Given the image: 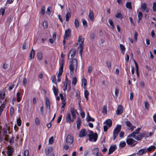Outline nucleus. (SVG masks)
Wrapping results in <instances>:
<instances>
[{"label":"nucleus","mask_w":156,"mask_h":156,"mask_svg":"<svg viewBox=\"0 0 156 156\" xmlns=\"http://www.w3.org/2000/svg\"><path fill=\"white\" fill-rule=\"evenodd\" d=\"M116 148L117 147L115 145H111L109 148L108 154H110L112 153V152L115 150Z\"/></svg>","instance_id":"9d476101"},{"label":"nucleus","mask_w":156,"mask_h":156,"mask_svg":"<svg viewBox=\"0 0 156 156\" xmlns=\"http://www.w3.org/2000/svg\"><path fill=\"white\" fill-rule=\"evenodd\" d=\"M8 64H7L5 63L3 64V68L4 69H7L8 68Z\"/></svg>","instance_id":"338daca9"},{"label":"nucleus","mask_w":156,"mask_h":156,"mask_svg":"<svg viewBox=\"0 0 156 156\" xmlns=\"http://www.w3.org/2000/svg\"><path fill=\"white\" fill-rule=\"evenodd\" d=\"M126 145V143L125 141H122L119 144V147L120 148H122L124 147Z\"/></svg>","instance_id":"f704fd0d"},{"label":"nucleus","mask_w":156,"mask_h":156,"mask_svg":"<svg viewBox=\"0 0 156 156\" xmlns=\"http://www.w3.org/2000/svg\"><path fill=\"white\" fill-rule=\"evenodd\" d=\"M29 151L27 150H25L24 152V156H29Z\"/></svg>","instance_id":"4d7b16f0"},{"label":"nucleus","mask_w":156,"mask_h":156,"mask_svg":"<svg viewBox=\"0 0 156 156\" xmlns=\"http://www.w3.org/2000/svg\"><path fill=\"white\" fill-rule=\"evenodd\" d=\"M120 48H121L122 51L125 50V46H124V45H123L122 44H120Z\"/></svg>","instance_id":"0e129e2a"},{"label":"nucleus","mask_w":156,"mask_h":156,"mask_svg":"<svg viewBox=\"0 0 156 156\" xmlns=\"http://www.w3.org/2000/svg\"><path fill=\"white\" fill-rule=\"evenodd\" d=\"M35 55V51L33 49H32L30 53V59L34 58Z\"/></svg>","instance_id":"4be33fe9"},{"label":"nucleus","mask_w":156,"mask_h":156,"mask_svg":"<svg viewBox=\"0 0 156 156\" xmlns=\"http://www.w3.org/2000/svg\"><path fill=\"white\" fill-rule=\"evenodd\" d=\"M71 13L68 12L66 16V20L68 21L69 20V19L71 17Z\"/></svg>","instance_id":"bb28decb"},{"label":"nucleus","mask_w":156,"mask_h":156,"mask_svg":"<svg viewBox=\"0 0 156 156\" xmlns=\"http://www.w3.org/2000/svg\"><path fill=\"white\" fill-rule=\"evenodd\" d=\"M66 121L69 123H70L71 121V115L69 113L67 114V115L66 117Z\"/></svg>","instance_id":"c756f323"},{"label":"nucleus","mask_w":156,"mask_h":156,"mask_svg":"<svg viewBox=\"0 0 156 156\" xmlns=\"http://www.w3.org/2000/svg\"><path fill=\"white\" fill-rule=\"evenodd\" d=\"M119 94V90L117 88H115V97H116Z\"/></svg>","instance_id":"680f3d73"},{"label":"nucleus","mask_w":156,"mask_h":156,"mask_svg":"<svg viewBox=\"0 0 156 156\" xmlns=\"http://www.w3.org/2000/svg\"><path fill=\"white\" fill-rule=\"evenodd\" d=\"M27 79L26 78H24L23 79V85L25 86V85L27 84Z\"/></svg>","instance_id":"052dcab7"},{"label":"nucleus","mask_w":156,"mask_h":156,"mask_svg":"<svg viewBox=\"0 0 156 156\" xmlns=\"http://www.w3.org/2000/svg\"><path fill=\"white\" fill-rule=\"evenodd\" d=\"M144 104L145 108L148 109L149 108V105L147 101H145L144 102Z\"/></svg>","instance_id":"a18cd8bd"},{"label":"nucleus","mask_w":156,"mask_h":156,"mask_svg":"<svg viewBox=\"0 0 156 156\" xmlns=\"http://www.w3.org/2000/svg\"><path fill=\"white\" fill-rule=\"evenodd\" d=\"M30 47V42H26L23 44L22 46L23 50H25L27 49Z\"/></svg>","instance_id":"4468645a"},{"label":"nucleus","mask_w":156,"mask_h":156,"mask_svg":"<svg viewBox=\"0 0 156 156\" xmlns=\"http://www.w3.org/2000/svg\"><path fill=\"white\" fill-rule=\"evenodd\" d=\"M134 41H136L137 40V37L138 36V34L136 31H135L134 33Z\"/></svg>","instance_id":"e2e57ef3"},{"label":"nucleus","mask_w":156,"mask_h":156,"mask_svg":"<svg viewBox=\"0 0 156 156\" xmlns=\"http://www.w3.org/2000/svg\"><path fill=\"white\" fill-rule=\"evenodd\" d=\"M82 21L83 24V26L86 27H87V21L84 19H82Z\"/></svg>","instance_id":"c03bdc74"},{"label":"nucleus","mask_w":156,"mask_h":156,"mask_svg":"<svg viewBox=\"0 0 156 156\" xmlns=\"http://www.w3.org/2000/svg\"><path fill=\"white\" fill-rule=\"evenodd\" d=\"M141 129L140 128H138L135 131L133 132L131 134H130L129 135V137H132V136H133L134 134H138V133H140L139 131Z\"/></svg>","instance_id":"2eb2a0df"},{"label":"nucleus","mask_w":156,"mask_h":156,"mask_svg":"<svg viewBox=\"0 0 156 156\" xmlns=\"http://www.w3.org/2000/svg\"><path fill=\"white\" fill-rule=\"evenodd\" d=\"M74 24L76 28H78L79 27V24L78 21L77 19H75Z\"/></svg>","instance_id":"58836bf2"},{"label":"nucleus","mask_w":156,"mask_h":156,"mask_svg":"<svg viewBox=\"0 0 156 156\" xmlns=\"http://www.w3.org/2000/svg\"><path fill=\"white\" fill-rule=\"evenodd\" d=\"M82 82L83 83V85H86L87 84V81L85 78L82 79Z\"/></svg>","instance_id":"69168bd1"},{"label":"nucleus","mask_w":156,"mask_h":156,"mask_svg":"<svg viewBox=\"0 0 156 156\" xmlns=\"http://www.w3.org/2000/svg\"><path fill=\"white\" fill-rule=\"evenodd\" d=\"M94 14L91 10L90 9L89 11V17L90 20L93 21L94 20Z\"/></svg>","instance_id":"a211bd4d"},{"label":"nucleus","mask_w":156,"mask_h":156,"mask_svg":"<svg viewBox=\"0 0 156 156\" xmlns=\"http://www.w3.org/2000/svg\"><path fill=\"white\" fill-rule=\"evenodd\" d=\"M143 14L141 12H139L138 13V23H139L140 21L141 20L142 18Z\"/></svg>","instance_id":"2f4dec72"},{"label":"nucleus","mask_w":156,"mask_h":156,"mask_svg":"<svg viewBox=\"0 0 156 156\" xmlns=\"http://www.w3.org/2000/svg\"><path fill=\"white\" fill-rule=\"evenodd\" d=\"M132 137L134 138V139L137 140H140L143 137H148L149 136L146 132H144L143 133H139L138 134H134L133 136H132Z\"/></svg>","instance_id":"f03ea898"},{"label":"nucleus","mask_w":156,"mask_h":156,"mask_svg":"<svg viewBox=\"0 0 156 156\" xmlns=\"http://www.w3.org/2000/svg\"><path fill=\"white\" fill-rule=\"evenodd\" d=\"M87 122L90 121L92 122L94 121V118H91L90 116H89V117H88L87 119Z\"/></svg>","instance_id":"5fc2aeb1"},{"label":"nucleus","mask_w":156,"mask_h":156,"mask_svg":"<svg viewBox=\"0 0 156 156\" xmlns=\"http://www.w3.org/2000/svg\"><path fill=\"white\" fill-rule=\"evenodd\" d=\"M77 82V79L76 77H74L72 80V83L74 85H76Z\"/></svg>","instance_id":"8fccbe9b"},{"label":"nucleus","mask_w":156,"mask_h":156,"mask_svg":"<svg viewBox=\"0 0 156 156\" xmlns=\"http://www.w3.org/2000/svg\"><path fill=\"white\" fill-rule=\"evenodd\" d=\"M14 109L12 107L10 108V114L11 116H12V114H13L14 112Z\"/></svg>","instance_id":"13d9d810"},{"label":"nucleus","mask_w":156,"mask_h":156,"mask_svg":"<svg viewBox=\"0 0 156 156\" xmlns=\"http://www.w3.org/2000/svg\"><path fill=\"white\" fill-rule=\"evenodd\" d=\"M146 148H145L143 149H141L139 150L137 153V154H139V155H141L143 154H144L146 153Z\"/></svg>","instance_id":"f3484780"},{"label":"nucleus","mask_w":156,"mask_h":156,"mask_svg":"<svg viewBox=\"0 0 156 156\" xmlns=\"http://www.w3.org/2000/svg\"><path fill=\"white\" fill-rule=\"evenodd\" d=\"M64 64V59H62L61 62L60 63V67L59 69H63V66Z\"/></svg>","instance_id":"ea45409f"},{"label":"nucleus","mask_w":156,"mask_h":156,"mask_svg":"<svg viewBox=\"0 0 156 156\" xmlns=\"http://www.w3.org/2000/svg\"><path fill=\"white\" fill-rule=\"evenodd\" d=\"M46 13L48 15H50L51 13V11L49 8V7H48L47 9V11H46Z\"/></svg>","instance_id":"774afa93"},{"label":"nucleus","mask_w":156,"mask_h":156,"mask_svg":"<svg viewBox=\"0 0 156 156\" xmlns=\"http://www.w3.org/2000/svg\"><path fill=\"white\" fill-rule=\"evenodd\" d=\"M89 95V92L87 90H86L84 92V96L85 97V98L87 99V101L88 100V96Z\"/></svg>","instance_id":"4c0bfd02"},{"label":"nucleus","mask_w":156,"mask_h":156,"mask_svg":"<svg viewBox=\"0 0 156 156\" xmlns=\"http://www.w3.org/2000/svg\"><path fill=\"white\" fill-rule=\"evenodd\" d=\"M54 142V138L51 136L49 139V144H52Z\"/></svg>","instance_id":"37998d69"},{"label":"nucleus","mask_w":156,"mask_h":156,"mask_svg":"<svg viewBox=\"0 0 156 156\" xmlns=\"http://www.w3.org/2000/svg\"><path fill=\"white\" fill-rule=\"evenodd\" d=\"M63 72V69H59V73L57 75V77H58L59 76L61 75Z\"/></svg>","instance_id":"3c124183"},{"label":"nucleus","mask_w":156,"mask_h":156,"mask_svg":"<svg viewBox=\"0 0 156 156\" xmlns=\"http://www.w3.org/2000/svg\"><path fill=\"white\" fill-rule=\"evenodd\" d=\"M126 126L128 127H129L130 129L132 125L130 122L129 121H126Z\"/></svg>","instance_id":"79ce46f5"},{"label":"nucleus","mask_w":156,"mask_h":156,"mask_svg":"<svg viewBox=\"0 0 156 156\" xmlns=\"http://www.w3.org/2000/svg\"><path fill=\"white\" fill-rule=\"evenodd\" d=\"M102 112L103 113L106 114L107 113V107L106 106H104L103 108Z\"/></svg>","instance_id":"a19ab883"},{"label":"nucleus","mask_w":156,"mask_h":156,"mask_svg":"<svg viewBox=\"0 0 156 156\" xmlns=\"http://www.w3.org/2000/svg\"><path fill=\"white\" fill-rule=\"evenodd\" d=\"M123 108L122 106L121 105H119L117 108L116 111V114L117 115L121 114L123 112Z\"/></svg>","instance_id":"6e6552de"},{"label":"nucleus","mask_w":156,"mask_h":156,"mask_svg":"<svg viewBox=\"0 0 156 156\" xmlns=\"http://www.w3.org/2000/svg\"><path fill=\"white\" fill-rule=\"evenodd\" d=\"M92 70V67L91 66H89L88 67V72L89 73H90Z\"/></svg>","instance_id":"bf43d9fd"},{"label":"nucleus","mask_w":156,"mask_h":156,"mask_svg":"<svg viewBox=\"0 0 156 156\" xmlns=\"http://www.w3.org/2000/svg\"><path fill=\"white\" fill-rule=\"evenodd\" d=\"M48 24L47 22L46 21H44L43 23V26L44 28H46L48 27Z\"/></svg>","instance_id":"603ef678"},{"label":"nucleus","mask_w":156,"mask_h":156,"mask_svg":"<svg viewBox=\"0 0 156 156\" xmlns=\"http://www.w3.org/2000/svg\"><path fill=\"white\" fill-rule=\"evenodd\" d=\"M46 104L47 108L49 109L50 108V102L48 97L46 98Z\"/></svg>","instance_id":"412c9836"},{"label":"nucleus","mask_w":156,"mask_h":156,"mask_svg":"<svg viewBox=\"0 0 156 156\" xmlns=\"http://www.w3.org/2000/svg\"><path fill=\"white\" fill-rule=\"evenodd\" d=\"M5 107V104L3 103V104H2L1 106H0V115H1V114L3 110Z\"/></svg>","instance_id":"473e14b6"},{"label":"nucleus","mask_w":156,"mask_h":156,"mask_svg":"<svg viewBox=\"0 0 156 156\" xmlns=\"http://www.w3.org/2000/svg\"><path fill=\"white\" fill-rule=\"evenodd\" d=\"M84 40L83 38H82V37L80 36H79L78 37V42L79 43V46H83L84 44L83 42Z\"/></svg>","instance_id":"f8f14e48"},{"label":"nucleus","mask_w":156,"mask_h":156,"mask_svg":"<svg viewBox=\"0 0 156 156\" xmlns=\"http://www.w3.org/2000/svg\"><path fill=\"white\" fill-rule=\"evenodd\" d=\"M129 135L127 136L126 140L127 144L132 146H135L138 143V142L133 139L131 138V137H129Z\"/></svg>","instance_id":"7ed1b4c3"},{"label":"nucleus","mask_w":156,"mask_h":156,"mask_svg":"<svg viewBox=\"0 0 156 156\" xmlns=\"http://www.w3.org/2000/svg\"><path fill=\"white\" fill-rule=\"evenodd\" d=\"M45 7L44 6H42L41 7V12L44 15L45 14Z\"/></svg>","instance_id":"de8ad7c7"},{"label":"nucleus","mask_w":156,"mask_h":156,"mask_svg":"<svg viewBox=\"0 0 156 156\" xmlns=\"http://www.w3.org/2000/svg\"><path fill=\"white\" fill-rule=\"evenodd\" d=\"M66 102L65 100H64L62 101V105L61 107V110L60 111L61 113L63 112L64 110V108L66 104Z\"/></svg>","instance_id":"393cba45"},{"label":"nucleus","mask_w":156,"mask_h":156,"mask_svg":"<svg viewBox=\"0 0 156 156\" xmlns=\"http://www.w3.org/2000/svg\"><path fill=\"white\" fill-rule=\"evenodd\" d=\"M76 51V50L74 49H72L70 51L68 55V59L71 60L74 58L75 55Z\"/></svg>","instance_id":"423d86ee"},{"label":"nucleus","mask_w":156,"mask_h":156,"mask_svg":"<svg viewBox=\"0 0 156 156\" xmlns=\"http://www.w3.org/2000/svg\"><path fill=\"white\" fill-rule=\"evenodd\" d=\"M108 22L111 26V28L113 30L115 28V26L114 24H113V22L112 20L110 19H109L108 20Z\"/></svg>","instance_id":"cd10ccee"},{"label":"nucleus","mask_w":156,"mask_h":156,"mask_svg":"<svg viewBox=\"0 0 156 156\" xmlns=\"http://www.w3.org/2000/svg\"><path fill=\"white\" fill-rule=\"evenodd\" d=\"M7 154L9 156H12V155L14 151V148L11 147H7Z\"/></svg>","instance_id":"9b49d317"},{"label":"nucleus","mask_w":156,"mask_h":156,"mask_svg":"<svg viewBox=\"0 0 156 156\" xmlns=\"http://www.w3.org/2000/svg\"><path fill=\"white\" fill-rule=\"evenodd\" d=\"M71 32V30L69 29H68L67 30H66L65 32V35L64 37H65L66 38H67V37L70 36Z\"/></svg>","instance_id":"aec40b11"},{"label":"nucleus","mask_w":156,"mask_h":156,"mask_svg":"<svg viewBox=\"0 0 156 156\" xmlns=\"http://www.w3.org/2000/svg\"><path fill=\"white\" fill-rule=\"evenodd\" d=\"M35 122L36 125H38L40 124V121L38 118H36L35 120Z\"/></svg>","instance_id":"6e6d98bb"},{"label":"nucleus","mask_w":156,"mask_h":156,"mask_svg":"<svg viewBox=\"0 0 156 156\" xmlns=\"http://www.w3.org/2000/svg\"><path fill=\"white\" fill-rule=\"evenodd\" d=\"M121 128V125H118L114 129L113 132V140H115L116 137L117 136L119 133L120 131Z\"/></svg>","instance_id":"39448f33"},{"label":"nucleus","mask_w":156,"mask_h":156,"mask_svg":"<svg viewBox=\"0 0 156 156\" xmlns=\"http://www.w3.org/2000/svg\"><path fill=\"white\" fill-rule=\"evenodd\" d=\"M53 91L54 94L56 96L58 94V90L55 87L53 86Z\"/></svg>","instance_id":"a878e982"},{"label":"nucleus","mask_w":156,"mask_h":156,"mask_svg":"<svg viewBox=\"0 0 156 156\" xmlns=\"http://www.w3.org/2000/svg\"><path fill=\"white\" fill-rule=\"evenodd\" d=\"M81 122V121L80 119L79 118H78L76 122L77 128L78 129H80Z\"/></svg>","instance_id":"5701e85b"},{"label":"nucleus","mask_w":156,"mask_h":156,"mask_svg":"<svg viewBox=\"0 0 156 156\" xmlns=\"http://www.w3.org/2000/svg\"><path fill=\"white\" fill-rule=\"evenodd\" d=\"M106 64L107 65V66L108 67V69H110L111 68V62L109 61H108L106 62Z\"/></svg>","instance_id":"49530a36"},{"label":"nucleus","mask_w":156,"mask_h":156,"mask_svg":"<svg viewBox=\"0 0 156 156\" xmlns=\"http://www.w3.org/2000/svg\"><path fill=\"white\" fill-rule=\"evenodd\" d=\"M73 138L70 134H68L66 138V142L69 144H71L73 142Z\"/></svg>","instance_id":"0eeeda50"},{"label":"nucleus","mask_w":156,"mask_h":156,"mask_svg":"<svg viewBox=\"0 0 156 156\" xmlns=\"http://www.w3.org/2000/svg\"><path fill=\"white\" fill-rule=\"evenodd\" d=\"M37 58L40 60H41L42 59V57L41 53L38 52L37 55Z\"/></svg>","instance_id":"c9c22d12"},{"label":"nucleus","mask_w":156,"mask_h":156,"mask_svg":"<svg viewBox=\"0 0 156 156\" xmlns=\"http://www.w3.org/2000/svg\"><path fill=\"white\" fill-rule=\"evenodd\" d=\"M153 9L154 11L156 12V3L154 2L153 4Z\"/></svg>","instance_id":"864d4df0"},{"label":"nucleus","mask_w":156,"mask_h":156,"mask_svg":"<svg viewBox=\"0 0 156 156\" xmlns=\"http://www.w3.org/2000/svg\"><path fill=\"white\" fill-rule=\"evenodd\" d=\"M70 111L71 113L73 118L75 119L76 117V113L77 112L76 110H75L74 108L73 107H71L70 108Z\"/></svg>","instance_id":"ddd939ff"},{"label":"nucleus","mask_w":156,"mask_h":156,"mask_svg":"<svg viewBox=\"0 0 156 156\" xmlns=\"http://www.w3.org/2000/svg\"><path fill=\"white\" fill-rule=\"evenodd\" d=\"M17 123L18 126H20L21 124V120L20 118H18L17 119Z\"/></svg>","instance_id":"09e8293b"},{"label":"nucleus","mask_w":156,"mask_h":156,"mask_svg":"<svg viewBox=\"0 0 156 156\" xmlns=\"http://www.w3.org/2000/svg\"><path fill=\"white\" fill-rule=\"evenodd\" d=\"M76 96L77 97V99L79 100V107H80V103L81 101V98H80V92L79 91H77L76 92Z\"/></svg>","instance_id":"dca6fc26"},{"label":"nucleus","mask_w":156,"mask_h":156,"mask_svg":"<svg viewBox=\"0 0 156 156\" xmlns=\"http://www.w3.org/2000/svg\"><path fill=\"white\" fill-rule=\"evenodd\" d=\"M155 149V147L154 146H151L149 147L148 148H146V152L147 151L151 152V151H153Z\"/></svg>","instance_id":"6ab92c4d"},{"label":"nucleus","mask_w":156,"mask_h":156,"mask_svg":"<svg viewBox=\"0 0 156 156\" xmlns=\"http://www.w3.org/2000/svg\"><path fill=\"white\" fill-rule=\"evenodd\" d=\"M105 123L106 124L109 126V127H111L112 125V120L110 119L106 120L105 122Z\"/></svg>","instance_id":"b1692460"},{"label":"nucleus","mask_w":156,"mask_h":156,"mask_svg":"<svg viewBox=\"0 0 156 156\" xmlns=\"http://www.w3.org/2000/svg\"><path fill=\"white\" fill-rule=\"evenodd\" d=\"M94 151L96 153V156H103L101 155V154L99 152V151L97 148L95 149L94 150Z\"/></svg>","instance_id":"e433bc0d"},{"label":"nucleus","mask_w":156,"mask_h":156,"mask_svg":"<svg viewBox=\"0 0 156 156\" xmlns=\"http://www.w3.org/2000/svg\"><path fill=\"white\" fill-rule=\"evenodd\" d=\"M69 68L71 72H73L74 70L76 71L77 67V61L76 59H73L69 62Z\"/></svg>","instance_id":"f257e3e1"},{"label":"nucleus","mask_w":156,"mask_h":156,"mask_svg":"<svg viewBox=\"0 0 156 156\" xmlns=\"http://www.w3.org/2000/svg\"><path fill=\"white\" fill-rule=\"evenodd\" d=\"M126 6L127 8L132 9L131 3V2H128L126 3Z\"/></svg>","instance_id":"c85d7f7f"},{"label":"nucleus","mask_w":156,"mask_h":156,"mask_svg":"<svg viewBox=\"0 0 156 156\" xmlns=\"http://www.w3.org/2000/svg\"><path fill=\"white\" fill-rule=\"evenodd\" d=\"M141 8L143 11H145L147 8V5L146 3H144L141 6Z\"/></svg>","instance_id":"72a5a7b5"},{"label":"nucleus","mask_w":156,"mask_h":156,"mask_svg":"<svg viewBox=\"0 0 156 156\" xmlns=\"http://www.w3.org/2000/svg\"><path fill=\"white\" fill-rule=\"evenodd\" d=\"M115 14V16L117 18H120L122 19L123 18L122 15L120 13L118 12Z\"/></svg>","instance_id":"7c9ffc66"},{"label":"nucleus","mask_w":156,"mask_h":156,"mask_svg":"<svg viewBox=\"0 0 156 156\" xmlns=\"http://www.w3.org/2000/svg\"><path fill=\"white\" fill-rule=\"evenodd\" d=\"M90 134L88 135L89 140L90 141H96L98 137V135L97 133H96L93 134V132L91 131H90Z\"/></svg>","instance_id":"20e7f679"},{"label":"nucleus","mask_w":156,"mask_h":156,"mask_svg":"<svg viewBox=\"0 0 156 156\" xmlns=\"http://www.w3.org/2000/svg\"><path fill=\"white\" fill-rule=\"evenodd\" d=\"M87 134V132L86 129H82L79 134V137H83L85 136Z\"/></svg>","instance_id":"1a4fd4ad"}]
</instances>
